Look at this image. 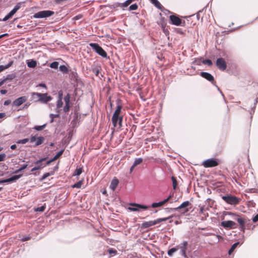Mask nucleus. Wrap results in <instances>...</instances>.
Wrapping results in <instances>:
<instances>
[{"label": "nucleus", "mask_w": 258, "mask_h": 258, "mask_svg": "<svg viewBox=\"0 0 258 258\" xmlns=\"http://www.w3.org/2000/svg\"><path fill=\"white\" fill-rule=\"evenodd\" d=\"M157 224V222L156 220L154 221H150L148 222H144L142 224L141 228H147L149 227L154 226Z\"/></svg>", "instance_id": "obj_16"}, {"label": "nucleus", "mask_w": 258, "mask_h": 258, "mask_svg": "<svg viewBox=\"0 0 258 258\" xmlns=\"http://www.w3.org/2000/svg\"><path fill=\"white\" fill-rule=\"evenodd\" d=\"M37 137L36 136H32L29 139V141L31 143H33L36 142Z\"/></svg>", "instance_id": "obj_51"}, {"label": "nucleus", "mask_w": 258, "mask_h": 258, "mask_svg": "<svg viewBox=\"0 0 258 258\" xmlns=\"http://www.w3.org/2000/svg\"><path fill=\"white\" fill-rule=\"evenodd\" d=\"M154 6L159 9H161L162 6L157 0H150Z\"/></svg>", "instance_id": "obj_26"}, {"label": "nucleus", "mask_w": 258, "mask_h": 258, "mask_svg": "<svg viewBox=\"0 0 258 258\" xmlns=\"http://www.w3.org/2000/svg\"><path fill=\"white\" fill-rule=\"evenodd\" d=\"M131 205L133 207H129L128 209L131 211H138L140 209H143L146 210L148 209L149 207L145 205H142L141 204L132 203L131 204Z\"/></svg>", "instance_id": "obj_7"}, {"label": "nucleus", "mask_w": 258, "mask_h": 258, "mask_svg": "<svg viewBox=\"0 0 258 258\" xmlns=\"http://www.w3.org/2000/svg\"><path fill=\"white\" fill-rule=\"evenodd\" d=\"M62 100V91H59L58 92V99Z\"/></svg>", "instance_id": "obj_58"}, {"label": "nucleus", "mask_w": 258, "mask_h": 258, "mask_svg": "<svg viewBox=\"0 0 258 258\" xmlns=\"http://www.w3.org/2000/svg\"><path fill=\"white\" fill-rule=\"evenodd\" d=\"M222 199L227 203L230 205H235L239 202V199L238 198L231 195L223 196Z\"/></svg>", "instance_id": "obj_5"}, {"label": "nucleus", "mask_w": 258, "mask_h": 258, "mask_svg": "<svg viewBox=\"0 0 258 258\" xmlns=\"http://www.w3.org/2000/svg\"><path fill=\"white\" fill-rule=\"evenodd\" d=\"M201 60L200 59H197V60H196L195 61H194V63L197 65H200L201 64Z\"/></svg>", "instance_id": "obj_63"}, {"label": "nucleus", "mask_w": 258, "mask_h": 258, "mask_svg": "<svg viewBox=\"0 0 258 258\" xmlns=\"http://www.w3.org/2000/svg\"><path fill=\"white\" fill-rule=\"evenodd\" d=\"M172 217H173V216H169V217H166V218H159V219L156 220V222H157V224L161 223V222L166 221L167 220L170 219V218H171Z\"/></svg>", "instance_id": "obj_30"}, {"label": "nucleus", "mask_w": 258, "mask_h": 258, "mask_svg": "<svg viewBox=\"0 0 258 258\" xmlns=\"http://www.w3.org/2000/svg\"><path fill=\"white\" fill-rule=\"evenodd\" d=\"M108 252L110 254V256H113V255L112 254H115L117 253V251L115 249L113 248H109L108 249Z\"/></svg>", "instance_id": "obj_45"}, {"label": "nucleus", "mask_w": 258, "mask_h": 258, "mask_svg": "<svg viewBox=\"0 0 258 258\" xmlns=\"http://www.w3.org/2000/svg\"><path fill=\"white\" fill-rule=\"evenodd\" d=\"M100 68L98 67H96L92 69V72L97 77H99V74L100 73Z\"/></svg>", "instance_id": "obj_32"}, {"label": "nucleus", "mask_w": 258, "mask_h": 258, "mask_svg": "<svg viewBox=\"0 0 258 258\" xmlns=\"http://www.w3.org/2000/svg\"><path fill=\"white\" fill-rule=\"evenodd\" d=\"M13 64V61H10L7 65H5L6 69H8L12 66Z\"/></svg>", "instance_id": "obj_56"}, {"label": "nucleus", "mask_w": 258, "mask_h": 258, "mask_svg": "<svg viewBox=\"0 0 258 258\" xmlns=\"http://www.w3.org/2000/svg\"><path fill=\"white\" fill-rule=\"evenodd\" d=\"M70 102H65V105L63 107V110L65 113H67L70 111Z\"/></svg>", "instance_id": "obj_29"}, {"label": "nucleus", "mask_w": 258, "mask_h": 258, "mask_svg": "<svg viewBox=\"0 0 258 258\" xmlns=\"http://www.w3.org/2000/svg\"><path fill=\"white\" fill-rule=\"evenodd\" d=\"M22 176V174H19V175H15L9 178V180L10 182L15 181L16 180L19 179L21 176Z\"/></svg>", "instance_id": "obj_25"}, {"label": "nucleus", "mask_w": 258, "mask_h": 258, "mask_svg": "<svg viewBox=\"0 0 258 258\" xmlns=\"http://www.w3.org/2000/svg\"><path fill=\"white\" fill-rule=\"evenodd\" d=\"M216 65L217 67L222 71H224L226 70L227 67V64L226 61L223 58H219L217 59L216 61Z\"/></svg>", "instance_id": "obj_11"}, {"label": "nucleus", "mask_w": 258, "mask_h": 258, "mask_svg": "<svg viewBox=\"0 0 258 258\" xmlns=\"http://www.w3.org/2000/svg\"><path fill=\"white\" fill-rule=\"evenodd\" d=\"M45 138L43 137H37L36 142L34 147H37L41 145L44 141Z\"/></svg>", "instance_id": "obj_19"}, {"label": "nucleus", "mask_w": 258, "mask_h": 258, "mask_svg": "<svg viewBox=\"0 0 258 258\" xmlns=\"http://www.w3.org/2000/svg\"><path fill=\"white\" fill-rule=\"evenodd\" d=\"M82 18V15L81 14H79V15L74 17L73 19L75 21H77V20H80Z\"/></svg>", "instance_id": "obj_53"}, {"label": "nucleus", "mask_w": 258, "mask_h": 258, "mask_svg": "<svg viewBox=\"0 0 258 258\" xmlns=\"http://www.w3.org/2000/svg\"><path fill=\"white\" fill-rule=\"evenodd\" d=\"M27 64L29 68H34L37 65V62L34 59H30L27 61Z\"/></svg>", "instance_id": "obj_22"}, {"label": "nucleus", "mask_w": 258, "mask_h": 258, "mask_svg": "<svg viewBox=\"0 0 258 258\" xmlns=\"http://www.w3.org/2000/svg\"><path fill=\"white\" fill-rule=\"evenodd\" d=\"M82 181H79L78 182H77V183H76L75 184H74L72 187L73 188H80L82 185Z\"/></svg>", "instance_id": "obj_41"}, {"label": "nucleus", "mask_w": 258, "mask_h": 258, "mask_svg": "<svg viewBox=\"0 0 258 258\" xmlns=\"http://www.w3.org/2000/svg\"><path fill=\"white\" fill-rule=\"evenodd\" d=\"M253 222H256L258 221V214H256L252 219Z\"/></svg>", "instance_id": "obj_61"}, {"label": "nucleus", "mask_w": 258, "mask_h": 258, "mask_svg": "<svg viewBox=\"0 0 258 258\" xmlns=\"http://www.w3.org/2000/svg\"><path fill=\"white\" fill-rule=\"evenodd\" d=\"M135 0H126L123 3H121V8H126L129 6Z\"/></svg>", "instance_id": "obj_28"}, {"label": "nucleus", "mask_w": 258, "mask_h": 258, "mask_svg": "<svg viewBox=\"0 0 258 258\" xmlns=\"http://www.w3.org/2000/svg\"><path fill=\"white\" fill-rule=\"evenodd\" d=\"M6 156V155L5 153L1 154H0V162L4 161L5 159Z\"/></svg>", "instance_id": "obj_52"}, {"label": "nucleus", "mask_w": 258, "mask_h": 258, "mask_svg": "<svg viewBox=\"0 0 258 258\" xmlns=\"http://www.w3.org/2000/svg\"><path fill=\"white\" fill-rule=\"evenodd\" d=\"M14 15V14L11 11L8 15H6V17L8 18V19H9L12 17Z\"/></svg>", "instance_id": "obj_57"}, {"label": "nucleus", "mask_w": 258, "mask_h": 258, "mask_svg": "<svg viewBox=\"0 0 258 258\" xmlns=\"http://www.w3.org/2000/svg\"><path fill=\"white\" fill-rule=\"evenodd\" d=\"M200 75L204 78L212 83L214 81V78L213 76L209 73L202 72L200 73Z\"/></svg>", "instance_id": "obj_15"}, {"label": "nucleus", "mask_w": 258, "mask_h": 258, "mask_svg": "<svg viewBox=\"0 0 258 258\" xmlns=\"http://www.w3.org/2000/svg\"><path fill=\"white\" fill-rule=\"evenodd\" d=\"M50 67L52 69H57L58 66V62L57 61H53L50 64Z\"/></svg>", "instance_id": "obj_39"}, {"label": "nucleus", "mask_w": 258, "mask_h": 258, "mask_svg": "<svg viewBox=\"0 0 258 258\" xmlns=\"http://www.w3.org/2000/svg\"><path fill=\"white\" fill-rule=\"evenodd\" d=\"M59 117V113H57V114H50V117L51 118L50 123H52L54 121V118Z\"/></svg>", "instance_id": "obj_40"}, {"label": "nucleus", "mask_w": 258, "mask_h": 258, "mask_svg": "<svg viewBox=\"0 0 258 258\" xmlns=\"http://www.w3.org/2000/svg\"><path fill=\"white\" fill-rule=\"evenodd\" d=\"M31 95L33 98H35V97L36 96L38 98L37 100L38 101H40L44 103H47L48 101L52 100V97L50 96H48L47 93H40L33 92Z\"/></svg>", "instance_id": "obj_2"}, {"label": "nucleus", "mask_w": 258, "mask_h": 258, "mask_svg": "<svg viewBox=\"0 0 258 258\" xmlns=\"http://www.w3.org/2000/svg\"><path fill=\"white\" fill-rule=\"evenodd\" d=\"M118 183H119V181L117 178H113L111 182V183L110 185V188L112 190H114L116 189Z\"/></svg>", "instance_id": "obj_18"}, {"label": "nucleus", "mask_w": 258, "mask_h": 258, "mask_svg": "<svg viewBox=\"0 0 258 258\" xmlns=\"http://www.w3.org/2000/svg\"><path fill=\"white\" fill-rule=\"evenodd\" d=\"M123 117L122 116H117L116 115L115 118L113 119V115L112 117V121L113 125L114 127H116L117 124L118 125V127L120 128L122 127V121Z\"/></svg>", "instance_id": "obj_10"}, {"label": "nucleus", "mask_w": 258, "mask_h": 258, "mask_svg": "<svg viewBox=\"0 0 258 258\" xmlns=\"http://www.w3.org/2000/svg\"><path fill=\"white\" fill-rule=\"evenodd\" d=\"M30 238H31V237L29 236H24L23 238H22L21 240L22 241H26L30 240Z\"/></svg>", "instance_id": "obj_54"}, {"label": "nucleus", "mask_w": 258, "mask_h": 258, "mask_svg": "<svg viewBox=\"0 0 258 258\" xmlns=\"http://www.w3.org/2000/svg\"><path fill=\"white\" fill-rule=\"evenodd\" d=\"M188 242L186 241H184L175 246L176 252L178 255L186 257V252L187 249Z\"/></svg>", "instance_id": "obj_1"}, {"label": "nucleus", "mask_w": 258, "mask_h": 258, "mask_svg": "<svg viewBox=\"0 0 258 258\" xmlns=\"http://www.w3.org/2000/svg\"><path fill=\"white\" fill-rule=\"evenodd\" d=\"M82 172V169L81 168H77L75 170L74 175L78 176L80 175Z\"/></svg>", "instance_id": "obj_43"}, {"label": "nucleus", "mask_w": 258, "mask_h": 258, "mask_svg": "<svg viewBox=\"0 0 258 258\" xmlns=\"http://www.w3.org/2000/svg\"><path fill=\"white\" fill-rule=\"evenodd\" d=\"M63 152V150H61L60 151H59L54 156V157L52 159H50V160H48V161H47L46 162V164L49 165L52 162L57 160L62 154Z\"/></svg>", "instance_id": "obj_17"}, {"label": "nucleus", "mask_w": 258, "mask_h": 258, "mask_svg": "<svg viewBox=\"0 0 258 258\" xmlns=\"http://www.w3.org/2000/svg\"><path fill=\"white\" fill-rule=\"evenodd\" d=\"M143 162V159L141 158H136L135 160V161L133 163V165H134L135 167L137 166L138 165H139Z\"/></svg>", "instance_id": "obj_33"}, {"label": "nucleus", "mask_w": 258, "mask_h": 258, "mask_svg": "<svg viewBox=\"0 0 258 258\" xmlns=\"http://www.w3.org/2000/svg\"><path fill=\"white\" fill-rule=\"evenodd\" d=\"M239 242H236L235 243H234L231 247L230 248V249L228 251V253L229 254H231V253L233 251V250L235 249V248L237 247V246L239 244Z\"/></svg>", "instance_id": "obj_34"}, {"label": "nucleus", "mask_w": 258, "mask_h": 258, "mask_svg": "<svg viewBox=\"0 0 258 258\" xmlns=\"http://www.w3.org/2000/svg\"><path fill=\"white\" fill-rule=\"evenodd\" d=\"M54 12L50 10H44L39 11L33 15V18L36 19L46 18L52 16Z\"/></svg>", "instance_id": "obj_4"}, {"label": "nucleus", "mask_w": 258, "mask_h": 258, "mask_svg": "<svg viewBox=\"0 0 258 258\" xmlns=\"http://www.w3.org/2000/svg\"><path fill=\"white\" fill-rule=\"evenodd\" d=\"M11 103V100H10V99H8V100H6L4 103V105H9Z\"/></svg>", "instance_id": "obj_59"}, {"label": "nucleus", "mask_w": 258, "mask_h": 258, "mask_svg": "<svg viewBox=\"0 0 258 258\" xmlns=\"http://www.w3.org/2000/svg\"><path fill=\"white\" fill-rule=\"evenodd\" d=\"M56 112L57 113H59L60 110H61V108L62 107L63 105V102L62 100L58 99L56 102Z\"/></svg>", "instance_id": "obj_21"}, {"label": "nucleus", "mask_w": 258, "mask_h": 258, "mask_svg": "<svg viewBox=\"0 0 258 258\" xmlns=\"http://www.w3.org/2000/svg\"><path fill=\"white\" fill-rule=\"evenodd\" d=\"M218 165V163L216 159L210 158L204 161L203 165L205 167H215Z\"/></svg>", "instance_id": "obj_8"}, {"label": "nucleus", "mask_w": 258, "mask_h": 258, "mask_svg": "<svg viewBox=\"0 0 258 258\" xmlns=\"http://www.w3.org/2000/svg\"><path fill=\"white\" fill-rule=\"evenodd\" d=\"M45 209V207L44 206H42L40 207H38L37 209H35L36 211L38 212H43Z\"/></svg>", "instance_id": "obj_49"}, {"label": "nucleus", "mask_w": 258, "mask_h": 258, "mask_svg": "<svg viewBox=\"0 0 258 258\" xmlns=\"http://www.w3.org/2000/svg\"><path fill=\"white\" fill-rule=\"evenodd\" d=\"M46 126V124H44L42 125H36L34 127V129L36 131H41L43 130Z\"/></svg>", "instance_id": "obj_37"}, {"label": "nucleus", "mask_w": 258, "mask_h": 258, "mask_svg": "<svg viewBox=\"0 0 258 258\" xmlns=\"http://www.w3.org/2000/svg\"><path fill=\"white\" fill-rule=\"evenodd\" d=\"M29 141L28 138L24 139L23 140H19L16 142L18 144H25Z\"/></svg>", "instance_id": "obj_38"}, {"label": "nucleus", "mask_w": 258, "mask_h": 258, "mask_svg": "<svg viewBox=\"0 0 258 258\" xmlns=\"http://www.w3.org/2000/svg\"><path fill=\"white\" fill-rule=\"evenodd\" d=\"M16 77V74H11L7 76L6 78L2 80L1 82H3V84L6 82L7 80H12Z\"/></svg>", "instance_id": "obj_20"}, {"label": "nucleus", "mask_w": 258, "mask_h": 258, "mask_svg": "<svg viewBox=\"0 0 258 258\" xmlns=\"http://www.w3.org/2000/svg\"><path fill=\"white\" fill-rule=\"evenodd\" d=\"M176 252V249H175V247H173L170 249H169L168 250V255L169 256H172L173 255V254L174 253Z\"/></svg>", "instance_id": "obj_36"}, {"label": "nucleus", "mask_w": 258, "mask_h": 258, "mask_svg": "<svg viewBox=\"0 0 258 258\" xmlns=\"http://www.w3.org/2000/svg\"><path fill=\"white\" fill-rule=\"evenodd\" d=\"M89 45L93 50H94L99 55L104 58H107V53L98 44L96 43H91Z\"/></svg>", "instance_id": "obj_3"}, {"label": "nucleus", "mask_w": 258, "mask_h": 258, "mask_svg": "<svg viewBox=\"0 0 258 258\" xmlns=\"http://www.w3.org/2000/svg\"><path fill=\"white\" fill-rule=\"evenodd\" d=\"M236 223L232 221H224L221 223V225L224 228H232L235 225Z\"/></svg>", "instance_id": "obj_14"}, {"label": "nucleus", "mask_w": 258, "mask_h": 258, "mask_svg": "<svg viewBox=\"0 0 258 258\" xmlns=\"http://www.w3.org/2000/svg\"><path fill=\"white\" fill-rule=\"evenodd\" d=\"M170 20L171 23L176 26H180L181 24V20L175 15H171L170 16Z\"/></svg>", "instance_id": "obj_13"}, {"label": "nucleus", "mask_w": 258, "mask_h": 258, "mask_svg": "<svg viewBox=\"0 0 258 258\" xmlns=\"http://www.w3.org/2000/svg\"><path fill=\"white\" fill-rule=\"evenodd\" d=\"M8 182H10L9 180V178L6 179L0 180V184Z\"/></svg>", "instance_id": "obj_55"}, {"label": "nucleus", "mask_w": 258, "mask_h": 258, "mask_svg": "<svg viewBox=\"0 0 258 258\" xmlns=\"http://www.w3.org/2000/svg\"><path fill=\"white\" fill-rule=\"evenodd\" d=\"M0 92L2 94H5L7 93V90L5 89H3L0 91Z\"/></svg>", "instance_id": "obj_64"}, {"label": "nucleus", "mask_w": 258, "mask_h": 258, "mask_svg": "<svg viewBox=\"0 0 258 258\" xmlns=\"http://www.w3.org/2000/svg\"><path fill=\"white\" fill-rule=\"evenodd\" d=\"M237 221L239 223V224H240V225L241 226H244V220L242 218H238L237 219Z\"/></svg>", "instance_id": "obj_46"}, {"label": "nucleus", "mask_w": 258, "mask_h": 258, "mask_svg": "<svg viewBox=\"0 0 258 258\" xmlns=\"http://www.w3.org/2000/svg\"><path fill=\"white\" fill-rule=\"evenodd\" d=\"M23 4V2H19L17 3L12 10V12L15 14L21 8Z\"/></svg>", "instance_id": "obj_23"}, {"label": "nucleus", "mask_w": 258, "mask_h": 258, "mask_svg": "<svg viewBox=\"0 0 258 258\" xmlns=\"http://www.w3.org/2000/svg\"><path fill=\"white\" fill-rule=\"evenodd\" d=\"M163 205V203L162 201L158 202V203H152L151 207L153 208H156L159 207H160L161 206Z\"/></svg>", "instance_id": "obj_35"}, {"label": "nucleus", "mask_w": 258, "mask_h": 258, "mask_svg": "<svg viewBox=\"0 0 258 258\" xmlns=\"http://www.w3.org/2000/svg\"><path fill=\"white\" fill-rule=\"evenodd\" d=\"M204 64H207L209 66H211L213 64L212 61L210 59L203 60L202 61Z\"/></svg>", "instance_id": "obj_42"}, {"label": "nucleus", "mask_w": 258, "mask_h": 258, "mask_svg": "<svg viewBox=\"0 0 258 258\" xmlns=\"http://www.w3.org/2000/svg\"><path fill=\"white\" fill-rule=\"evenodd\" d=\"M112 6L113 7V8H117L118 7H121V3H117L113 4Z\"/></svg>", "instance_id": "obj_60"}, {"label": "nucleus", "mask_w": 258, "mask_h": 258, "mask_svg": "<svg viewBox=\"0 0 258 258\" xmlns=\"http://www.w3.org/2000/svg\"><path fill=\"white\" fill-rule=\"evenodd\" d=\"M138 9V5L136 4H134L130 6L129 9L130 10H136Z\"/></svg>", "instance_id": "obj_47"}, {"label": "nucleus", "mask_w": 258, "mask_h": 258, "mask_svg": "<svg viewBox=\"0 0 258 258\" xmlns=\"http://www.w3.org/2000/svg\"><path fill=\"white\" fill-rule=\"evenodd\" d=\"M27 167H28V164H23V165H21V167L19 169L16 170L14 172V173H18L20 172H21V171L25 169Z\"/></svg>", "instance_id": "obj_31"}, {"label": "nucleus", "mask_w": 258, "mask_h": 258, "mask_svg": "<svg viewBox=\"0 0 258 258\" xmlns=\"http://www.w3.org/2000/svg\"><path fill=\"white\" fill-rule=\"evenodd\" d=\"M6 69V68L5 66H3V65L0 66V72L4 71Z\"/></svg>", "instance_id": "obj_62"}, {"label": "nucleus", "mask_w": 258, "mask_h": 258, "mask_svg": "<svg viewBox=\"0 0 258 258\" xmlns=\"http://www.w3.org/2000/svg\"><path fill=\"white\" fill-rule=\"evenodd\" d=\"M59 69L60 71H61V72H62L63 73H64V74L68 73V71H69L68 69L64 65L60 66L59 67Z\"/></svg>", "instance_id": "obj_27"}, {"label": "nucleus", "mask_w": 258, "mask_h": 258, "mask_svg": "<svg viewBox=\"0 0 258 258\" xmlns=\"http://www.w3.org/2000/svg\"><path fill=\"white\" fill-rule=\"evenodd\" d=\"M47 159V157L41 158L36 162H34V164L36 165V168H38V170H40L43 167H45L46 164V163H43V161H45Z\"/></svg>", "instance_id": "obj_12"}, {"label": "nucleus", "mask_w": 258, "mask_h": 258, "mask_svg": "<svg viewBox=\"0 0 258 258\" xmlns=\"http://www.w3.org/2000/svg\"><path fill=\"white\" fill-rule=\"evenodd\" d=\"M121 108H122L121 106L117 105V108L116 109L115 112H114V113L113 114V119L115 118L116 115L120 116V113L121 112Z\"/></svg>", "instance_id": "obj_24"}, {"label": "nucleus", "mask_w": 258, "mask_h": 258, "mask_svg": "<svg viewBox=\"0 0 258 258\" xmlns=\"http://www.w3.org/2000/svg\"><path fill=\"white\" fill-rule=\"evenodd\" d=\"M27 100V98L25 96L19 97L13 102L12 105L15 107H19L24 102H25Z\"/></svg>", "instance_id": "obj_9"}, {"label": "nucleus", "mask_w": 258, "mask_h": 258, "mask_svg": "<svg viewBox=\"0 0 258 258\" xmlns=\"http://www.w3.org/2000/svg\"><path fill=\"white\" fill-rule=\"evenodd\" d=\"M50 175V174L49 173H45L43 174V175L42 176V177L40 179V180L42 181L44 180L45 178H46L47 177L49 176Z\"/></svg>", "instance_id": "obj_50"}, {"label": "nucleus", "mask_w": 258, "mask_h": 258, "mask_svg": "<svg viewBox=\"0 0 258 258\" xmlns=\"http://www.w3.org/2000/svg\"><path fill=\"white\" fill-rule=\"evenodd\" d=\"M70 98L71 96L69 94H67V95L64 97V100L65 102H70Z\"/></svg>", "instance_id": "obj_48"}, {"label": "nucleus", "mask_w": 258, "mask_h": 258, "mask_svg": "<svg viewBox=\"0 0 258 258\" xmlns=\"http://www.w3.org/2000/svg\"><path fill=\"white\" fill-rule=\"evenodd\" d=\"M190 205V202L188 201H185L182 203L179 206L174 208H167L171 212L179 211L180 210H184V212H187L188 209L187 207Z\"/></svg>", "instance_id": "obj_6"}, {"label": "nucleus", "mask_w": 258, "mask_h": 258, "mask_svg": "<svg viewBox=\"0 0 258 258\" xmlns=\"http://www.w3.org/2000/svg\"><path fill=\"white\" fill-rule=\"evenodd\" d=\"M171 179H172V181L173 187L174 189H175L176 187V186L177 185V182L176 179L173 176L172 177Z\"/></svg>", "instance_id": "obj_44"}]
</instances>
